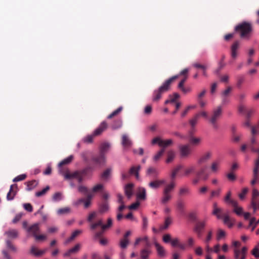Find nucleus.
<instances>
[{"label":"nucleus","instance_id":"obj_1","mask_svg":"<svg viewBox=\"0 0 259 259\" xmlns=\"http://www.w3.org/2000/svg\"><path fill=\"white\" fill-rule=\"evenodd\" d=\"M178 76V75H176L171 77L166 80L157 90L154 91L152 101L153 102L158 101L161 99L162 94L167 92L170 89L171 83L172 81L177 79Z\"/></svg>","mask_w":259,"mask_h":259},{"label":"nucleus","instance_id":"obj_2","mask_svg":"<svg viewBox=\"0 0 259 259\" xmlns=\"http://www.w3.org/2000/svg\"><path fill=\"white\" fill-rule=\"evenodd\" d=\"M234 31L239 34L241 38L248 40L252 31V25L250 23L244 21L236 25Z\"/></svg>","mask_w":259,"mask_h":259},{"label":"nucleus","instance_id":"obj_3","mask_svg":"<svg viewBox=\"0 0 259 259\" xmlns=\"http://www.w3.org/2000/svg\"><path fill=\"white\" fill-rule=\"evenodd\" d=\"M222 113V109L221 106H218L217 109H214L212 115L209 119L210 122L212 124L214 128H218L217 121L221 117Z\"/></svg>","mask_w":259,"mask_h":259},{"label":"nucleus","instance_id":"obj_4","mask_svg":"<svg viewBox=\"0 0 259 259\" xmlns=\"http://www.w3.org/2000/svg\"><path fill=\"white\" fill-rule=\"evenodd\" d=\"M151 143L152 145L158 144L160 147H162L161 149H164L165 150L166 147L173 144V141L171 139L163 140L159 137H156L152 140Z\"/></svg>","mask_w":259,"mask_h":259},{"label":"nucleus","instance_id":"obj_5","mask_svg":"<svg viewBox=\"0 0 259 259\" xmlns=\"http://www.w3.org/2000/svg\"><path fill=\"white\" fill-rule=\"evenodd\" d=\"M91 161L94 164L100 166L104 165L106 162L105 155H103L101 154L93 156L91 158Z\"/></svg>","mask_w":259,"mask_h":259},{"label":"nucleus","instance_id":"obj_6","mask_svg":"<svg viewBox=\"0 0 259 259\" xmlns=\"http://www.w3.org/2000/svg\"><path fill=\"white\" fill-rule=\"evenodd\" d=\"M206 221L205 220L198 222L196 224L194 228V231L197 234L198 237H201L202 231L206 226Z\"/></svg>","mask_w":259,"mask_h":259},{"label":"nucleus","instance_id":"obj_7","mask_svg":"<svg viewBox=\"0 0 259 259\" xmlns=\"http://www.w3.org/2000/svg\"><path fill=\"white\" fill-rule=\"evenodd\" d=\"M39 224L35 223L27 228V233L31 234L35 237L38 233H39Z\"/></svg>","mask_w":259,"mask_h":259},{"label":"nucleus","instance_id":"obj_8","mask_svg":"<svg viewBox=\"0 0 259 259\" xmlns=\"http://www.w3.org/2000/svg\"><path fill=\"white\" fill-rule=\"evenodd\" d=\"M180 156L182 158L188 157L191 154V149L189 145H182L179 147Z\"/></svg>","mask_w":259,"mask_h":259},{"label":"nucleus","instance_id":"obj_9","mask_svg":"<svg viewBox=\"0 0 259 259\" xmlns=\"http://www.w3.org/2000/svg\"><path fill=\"white\" fill-rule=\"evenodd\" d=\"M240 48V42L238 40L235 41L231 47V55L233 59L237 57V51Z\"/></svg>","mask_w":259,"mask_h":259},{"label":"nucleus","instance_id":"obj_10","mask_svg":"<svg viewBox=\"0 0 259 259\" xmlns=\"http://www.w3.org/2000/svg\"><path fill=\"white\" fill-rule=\"evenodd\" d=\"M108 126L107 123L104 121L101 122L99 127L97 128L93 132L95 136H98L100 135L103 131H104Z\"/></svg>","mask_w":259,"mask_h":259},{"label":"nucleus","instance_id":"obj_11","mask_svg":"<svg viewBox=\"0 0 259 259\" xmlns=\"http://www.w3.org/2000/svg\"><path fill=\"white\" fill-rule=\"evenodd\" d=\"M14 188H16L17 189L18 186L17 184L12 185L10 186V189L9 192L8 193L7 195V199L8 200H12L15 195H16L17 191L13 190Z\"/></svg>","mask_w":259,"mask_h":259},{"label":"nucleus","instance_id":"obj_12","mask_svg":"<svg viewBox=\"0 0 259 259\" xmlns=\"http://www.w3.org/2000/svg\"><path fill=\"white\" fill-rule=\"evenodd\" d=\"M212 153L210 151H208L202 155L198 160L197 163L201 164L207 162L211 157Z\"/></svg>","mask_w":259,"mask_h":259},{"label":"nucleus","instance_id":"obj_13","mask_svg":"<svg viewBox=\"0 0 259 259\" xmlns=\"http://www.w3.org/2000/svg\"><path fill=\"white\" fill-rule=\"evenodd\" d=\"M81 245L80 244H76L73 248H70L65 252L63 254L64 257L70 256L71 254L77 253L80 249Z\"/></svg>","mask_w":259,"mask_h":259},{"label":"nucleus","instance_id":"obj_14","mask_svg":"<svg viewBox=\"0 0 259 259\" xmlns=\"http://www.w3.org/2000/svg\"><path fill=\"white\" fill-rule=\"evenodd\" d=\"M109 209L108 201H104L99 204V211L101 213L107 212Z\"/></svg>","mask_w":259,"mask_h":259},{"label":"nucleus","instance_id":"obj_15","mask_svg":"<svg viewBox=\"0 0 259 259\" xmlns=\"http://www.w3.org/2000/svg\"><path fill=\"white\" fill-rule=\"evenodd\" d=\"M154 245L156 247L157 254L159 256L163 257L165 256V250L163 246L160 245L158 242H155Z\"/></svg>","mask_w":259,"mask_h":259},{"label":"nucleus","instance_id":"obj_16","mask_svg":"<svg viewBox=\"0 0 259 259\" xmlns=\"http://www.w3.org/2000/svg\"><path fill=\"white\" fill-rule=\"evenodd\" d=\"M134 184L132 183L127 184L124 187V193L128 198H130L133 195V188Z\"/></svg>","mask_w":259,"mask_h":259},{"label":"nucleus","instance_id":"obj_17","mask_svg":"<svg viewBox=\"0 0 259 259\" xmlns=\"http://www.w3.org/2000/svg\"><path fill=\"white\" fill-rule=\"evenodd\" d=\"M112 172V168L109 167L106 168L100 175V178L104 181L108 180L111 177Z\"/></svg>","mask_w":259,"mask_h":259},{"label":"nucleus","instance_id":"obj_18","mask_svg":"<svg viewBox=\"0 0 259 259\" xmlns=\"http://www.w3.org/2000/svg\"><path fill=\"white\" fill-rule=\"evenodd\" d=\"M121 144L124 148H129L132 146V142L126 135H123L122 136Z\"/></svg>","mask_w":259,"mask_h":259},{"label":"nucleus","instance_id":"obj_19","mask_svg":"<svg viewBox=\"0 0 259 259\" xmlns=\"http://www.w3.org/2000/svg\"><path fill=\"white\" fill-rule=\"evenodd\" d=\"M141 169L140 165L137 166H132L129 170V173L131 175H135L136 178L138 179L139 178V171Z\"/></svg>","mask_w":259,"mask_h":259},{"label":"nucleus","instance_id":"obj_20","mask_svg":"<svg viewBox=\"0 0 259 259\" xmlns=\"http://www.w3.org/2000/svg\"><path fill=\"white\" fill-rule=\"evenodd\" d=\"M231 192L230 191H229L227 192L226 196L225 197V201L226 203L231 204L233 206H236V205L237 204V202L236 200L231 199Z\"/></svg>","mask_w":259,"mask_h":259},{"label":"nucleus","instance_id":"obj_21","mask_svg":"<svg viewBox=\"0 0 259 259\" xmlns=\"http://www.w3.org/2000/svg\"><path fill=\"white\" fill-rule=\"evenodd\" d=\"M220 161L219 160H215L213 161L211 164L210 169L213 173H217L220 169Z\"/></svg>","mask_w":259,"mask_h":259},{"label":"nucleus","instance_id":"obj_22","mask_svg":"<svg viewBox=\"0 0 259 259\" xmlns=\"http://www.w3.org/2000/svg\"><path fill=\"white\" fill-rule=\"evenodd\" d=\"M110 147V144L107 143L102 144L100 147V154L105 155L109 150Z\"/></svg>","mask_w":259,"mask_h":259},{"label":"nucleus","instance_id":"obj_23","mask_svg":"<svg viewBox=\"0 0 259 259\" xmlns=\"http://www.w3.org/2000/svg\"><path fill=\"white\" fill-rule=\"evenodd\" d=\"M138 199L145 200L146 198V191L144 188L139 189V192L137 194Z\"/></svg>","mask_w":259,"mask_h":259},{"label":"nucleus","instance_id":"obj_24","mask_svg":"<svg viewBox=\"0 0 259 259\" xmlns=\"http://www.w3.org/2000/svg\"><path fill=\"white\" fill-rule=\"evenodd\" d=\"M164 183H165L164 180H156L149 183V186L152 188L157 189Z\"/></svg>","mask_w":259,"mask_h":259},{"label":"nucleus","instance_id":"obj_25","mask_svg":"<svg viewBox=\"0 0 259 259\" xmlns=\"http://www.w3.org/2000/svg\"><path fill=\"white\" fill-rule=\"evenodd\" d=\"M206 167L204 166L201 167L199 171L196 172V175L197 177H200L201 176H202L204 175V176L202 177V180L206 181L208 178V176L207 175H204V173L205 171Z\"/></svg>","mask_w":259,"mask_h":259},{"label":"nucleus","instance_id":"obj_26","mask_svg":"<svg viewBox=\"0 0 259 259\" xmlns=\"http://www.w3.org/2000/svg\"><path fill=\"white\" fill-rule=\"evenodd\" d=\"M176 184L175 182H172L169 184L167 185L163 189V192L170 194V192L174 189Z\"/></svg>","mask_w":259,"mask_h":259},{"label":"nucleus","instance_id":"obj_27","mask_svg":"<svg viewBox=\"0 0 259 259\" xmlns=\"http://www.w3.org/2000/svg\"><path fill=\"white\" fill-rule=\"evenodd\" d=\"M45 250H37V248L34 246H32L30 249V253L36 256L42 255L45 253Z\"/></svg>","mask_w":259,"mask_h":259},{"label":"nucleus","instance_id":"obj_28","mask_svg":"<svg viewBox=\"0 0 259 259\" xmlns=\"http://www.w3.org/2000/svg\"><path fill=\"white\" fill-rule=\"evenodd\" d=\"M196 169V166L194 165H191L184 170V176H188L190 174H193Z\"/></svg>","mask_w":259,"mask_h":259},{"label":"nucleus","instance_id":"obj_29","mask_svg":"<svg viewBox=\"0 0 259 259\" xmlns=\"http://www.w3.org/2000/svg\"><path fill=\"white\" fill-rule=\"evenodd\" d=\"M82 233L81 230H76L73 231L70 236V237L67 240L66 242H70L71 241L74 239L77 236L79 235Z\"/></svg>","mask_w":259,"mask_h":259},{"label":"nucleus","instance_id":"obj_30","mask_svg":"<svg viewBox=\"0 0 259 259\" xmlns=\"http://www.w3.org/2000/svg\"><path fill=\"white\" fill-rule=\"evenodd\" d=\"M26 184L27 185V190L30 191L37 186L38 183L35 180H32L26 182Z\"/></svg>","mask_w":259,"mask_h":259},{"label":"nucleus","instance_id":"obj_31","mask_svg":"<svg viewBox=\"0 0 259 259\" xmlns=\"http://www.w3.org/2000/svg\"><path fill=\"white\" fill-rule=\"evenodd\" d=\"M130 243V240L128 239L122 238L120 239L119 241V245L120 247L122 249H125L127 247V245Z\"/></svg>","mask_w":259,"mask_h":259},{"label":"nucleus","instance_id":"obj_32","mask_svg":"<svg viewBox=\"0 0 259 259\" xmlns=\"http://www.w3.org/2000/svg\"><path fill=\"white\" fill-rule=\"evenodd\" d=\"M73 159V156L72 155H70L69 156H68L66 158H65V159H63V160H62L59 163L58 166L59 167H61V166H62L63 165L68 164L70 163L72 161Z\"/></svg>","mask_w":259,"mask_h":259},{"label":"nucleus","instance_id":"obj_33","mask_svg":"<svg viewBox=\"0 0 259 259\" xmlns=\"http://www.w3.org/2000/svg\"><path fill=\"white\" fill-rule=\"evenodd\" d=\"M147 174L149 176H153L155 177L158 175V173L156 168L150 167L148 168Z\"/></svg>","mask_w":259,"mask_h":259},{"label":"nucleus","instance_id":"obj_34","mask_svg":"<svg viewBox=\"0 0 259 259\" xmlns=\"http://www.w3.org/2000/svg\"><path fill=\"white\" fill-rule=\"evenodd\" d=\"M171 198L170 194L166 193L163 192V197L161 198V203L163 204L166 203Z\"/></svg>","mask_w":259,"mask_h":259},{"label":"nucleus","instance_id":"obj_35","mask_svg":"<svg viewBox=\"0 0 259 259\" xmlns=\"http://www.w3.org/2000/svg\"><path fill=\"white\" fill-rule=\"evenodd\" d=\"M185 204L182 200H178L177 202V208L183 214L184 212Z\"/></svg>","mask_w":259,"mask_h":259},{"label":"nucleus","instance_id":"obj_36","mask_svg":"<svg viewBox=\"0 0 259 259\" xmlns=\"http://www.w3.org/2000/svg\"><path fill=\"white\" fill-rule=\"evenodd\" d=\"M150 253V251L148 249L145 248L141 251V258L142 259H147Z\"/></svg>","mask_w":259,"mask_h":259},{"label":"nucleus","instance_id":"obj_37","mask_svg":"<svg viewBox=\"0 0 259 259\" xmlns=\"http://www.w3.org/2000/svg\"><path fill=\"white\" fill-rule=\"evenodd\" d=\"M6 234L10 238H16L18 236V232L16 230H11L6 232Z\"/></svg>","mask_w":259,"mask_h":259},{"label":"nucleus","instance_id":"obj_38","mask_svg":"<svg viewBox=\"0 0 259 259\" xmlns=\"http://www.w3.org/2000/svg\"><path fill=\"white\" fill-rule=\"evenodd\" d=\"M200 117V114H196L190 120L189 122L192 127H194L197 124L198 119Z\"/></svg>","mask_w":259,"mask_h":259},{"label":"nucleus","instance_id":"obj_39","mask_svg":"<svg viewBox=\"0 0 259 259\" xmlns=\"http://www.w3.org/2000/svg\"><path fill=\"white\" fill-rule=\"evenodd\" d=\"M65 178L66 179H70L72 178H74L77 177L78 176V172L76 171L72 174L69 173V172H66L64 175Z\"/></svg>","mask_w":259,"mask_h":259},{"label":"nucleus","instance_id":"obj_40","mask_svg":"<svg viewBox=\"0 0 259 259\" xmlns=\"http://www.w3.org/2000/svg\"><path fill=\"white\" fill-rule=\"evenodd\" d=\"M190 189L187 187H183L180 189L179 195H188L190 193Z\"/></svg>","mask_w":259,"mask_h":259},{"label":"nucleus","instance_id":"obj_41","mask_svg":"<svg viewBox=\"0 0 259 259\" xmlns=\"http://www.w3.org/2000/svg\"><path fill=\"white\" fill-rule=\"evenodd\" d=\"M50 189V187L47 186L46 188H44L42 190L36 192L35 193V196L36 197H40L44 195Z\"/></svg>","mask_w":259,"mask_h":259},{"label":"nucleus","instance_id":"obj_42","mask_svg":"<svg viewBox=\"0 0 259 259\" xmlns=\"http://www.w3.org/2000/svg\"><path fill=\"white\" fill-rule=\"evenodd\" d=\"M175 156V152L172 150L169 151L167 153V158L166 162L167 163L170 162L174 159Z\"/></svg>","mask_w":259,"mask_h":259},{"label":"nucleus","instance_id":"obj_43","mask_svg":"<svg viewBox=\"0 0 259 259\" xmlns=\"http://www.w3.org/2000/svg\"><path fill=\"white\" fill-rule=\"evenodd\" d=\"M70 212V208L68 207L60 208L57 211L58 214H60V215L69 213Z\"/></svg>","mask_w":259,"mask_h":259},{"label":"nucleus","instance_id":"obj_44","mask_svg":"<svg viewBox=\"0 0 259 259\" xmlns=\"http://www.w3.org/2000/svg\"><path fill=\"white\" fill-rule=\"evenodd\" d=\"M122 126V121L121 120H117L114 121L111 127L113 130H116Z\"/></svg>","mask_w":259,"mask_h":259},{"label":"nucleus","instance_id":"obj_45","mask_svg":"<svg viewBox=\"0 0 259 259\" xmlns=\"http://www.w3.org/2000/svg\"><path fill=\"white\" fill-rule=\"evenodd\" d=\"M172 223V219L170 217H167L165 219L164 221V226L162 227V229H167L168 226L171 224Z\"/></svg>","mask_w":259,"mask_h":259},{"label":"nucleus","instance_id":"obj_46","mask_svg":"<svg viewBox=\"0 0 259 259\" xmlns=\"http://www.w3.org/2000/svg\"><path fill=\"white\" fill-rule=\"evenodd\" d=\"M183 167V166L181 165H178L176 168H175L172 172H171V177L172 179H175L176 175H177V174L178 172V171L181 169Z\"/></svg>","mask_w":259,"mask_h":259},{"label":"nucleus","instance_id":"obj_47","mask_svg":"<svg viewBox=\"0 0 259 259\" xmlns=\"http://www.w3.org/2000/svg\"><path fill=\"white\" fill-rule=\"evenodd\" d=\"M95 137L93 133L92 135H88L83 140V142L86 143H91L93 141V139Z\"/></svg>","mask_w":259,"mask_h":259},{"label":"nucleus","instance_id":"obj_48","mask_svg":"<svg viewBox=\"0 0 259 259\" xmlns=\"http://www.w3.org/2000/svg\"><path fill=\"white\" fill-rule=\"evenodd\" d=\"M102 224L103 222L102 220H99L96 223L91 224L90 226V229L92 230H94L98 226H101L102 227V226L103 225Z\"/></svg>","mask_w":259,"mask_h":259},{"label":"nucleus","instance_id":"obj_49","mask_svg":"<svg viewBox=\"0 0 259 259\" xmlns=\"http://www.w3.org/2000/svg\"><path fill=\"white\" fill-rule=\"evenodd\" d=\"M164 152V149H161L154 156L153 159L154 161H158L160 158L161 157V156L163 155V154Z\"/></svg>","mask_w":259,"mask_h":259},{"label":"nucleus","instance_id":"obj_50","mask_svg":"<svg viewBox=\"0 0 259 259\" xmlns=\"http://www.w3.org/2000/svg\"><path fill=\"white\" fill-rule=\"evenodd\" d=\"M122 109V107H118L116 110H115L112 113H111L110 114H109L107 118L108 119L112 118L113 116L117 115L120 112H121Z\"/></svg>","mask_w":259,"mask_h":259},{"label":"nucleus","instance_id":"obj_51","mask_svg":"<svg viewBox=\"0 0 259 259\" xmlns=\"http://www.w3.org/2000/svg\"><path fill=\"white\" fill-rule=\"evenodd\" d=\"M112 225V220L111 218H109L107 220V223L106 225H103L102 226V229L103 231L106 230V229L110 227Z\"/></svg>","mask_w":259,"mask_h":259},{"label":"nucleus","instance_id":"obj_52","mask_svg":"<svg viewBox=\"0 0 259 259\" xmlns=\"http://www.w3.org/2000/svg\"><path fill=\"white\" fill-rule=\"evenodd\" d=\"M226 233L224 230L222 229H219L217 233V239L218 240H220L223 237H224Z\"/></svg>","mask_w":259,"mask_h":259},{"label":"nucleus","instance_id":"obj_53","mask_svg":"<svg viewBox=\"0 0 259 259\" xmlns=\"http://www.w3.org/2000/svg\"><path fill=\"white\" fill-rule=\"evenodd\" d=\"M26 175L22 174V175H19V176H17L16 177H15L13 179V181L14 182H17L23 181V180H25L26 179Z\"/></svg>","mask_w":259,"mask_h":259},{"label":"nucleus","instance_id":"obj_54","mask_svg":"<svg viewBox=\"0 0 259 259\" xmlns=\"http://www.w3.org/2000/svg\"><path fill=\"white\" fill-rule=\"evenodd\" d=\"M178 89L181 90V91L184 93V94H187L191 92V88L190 87H185L184 85L182 87H178Z\"/></svg>","mask_w":259,"mask_h":259},{"label":"nucleus","instance_id":"obj_55","mask_svg":"<svg viewBox=\"0 0 259 259\" xmlns=\"http://www.w3.org/2000/svg\"><path fill=\"white\" fill-rule=\"evenodd\" d=\"M234 212L237 215H240L242 214L243 208L241 207H238V204L236 206H234Z\"/></svg>","mask_w":259,"mask_h":259},{"label":"nucleus","instance_id":"obj_56","mask_svg":"<svg viewBox=\"0 0 259 259\" xmlns=\"http://www.w3.org/2000/svg\"><path fill=\"white\" fill-rule=\"evenodd\" d=\"M171 236L169 234H165L163 236L162 240L165 243H168L171 241Z\"/></svg>","mask_w":259,"mask_h":259},{"label":"nucleus","instance_id":"obj_57","mask_svg":"<svg viewBox=\"0 0 259 259\" xmlns=\"http://www.w3.org/2000/svg\"><path fill=\"white\" fill-rule=\"evenodd\" d=\"M224 223L225 224H227L229 228H231L232 227V224L230 223V220L229 215H225L223 218Z\"/></svg>","mask_w":259,"mask_h":259},{"label":"nucleus","instance_id":"obj_58","mask_svg":"<svg viewBox=\"0 0 259 259\" xmlns=\"http://www.w3.org/2000/svg\"><path fill=\"white\" fill-rule=\"evenodd\" d=\"M53 199L54 201H58L62 199V193L61 192H56L53 196Z\"/></svg>","mask_w":259,"mask_h":259},{"label":"nucleus","instance_id":"obj_59","mask_svg":"<svg viewBox=\"0 0 259 259\" xmlns=\"http://www.w3.org/2000/svg\"><path fill=\"white\" fill-rule=\"evenodd\" d=\"M201 141V139L199 138L192 137L190 140V142L194 145H198Z\"/></svg>","mask_w":259,"mask_h":259},{"label":"nucleus","instance_id":"obj_60","mask_svg":"<svg viewBox=\"0 0 259 259\" xmlns=\"http://www.w3.org/2000/svg\"><path fill=\"white\" fill-rule=\"evenodd\" d=\"M93 170V167L88 166V167H87L84 168V169H83L80 171V173L81 175L85 176V175H87L89 172H90V171L92 172Z\"/></svg>","mask_w":259,"mask_h":259},{"label":"nucleus","instance_id":"obj_61","mask_svg":"<svg viewBox=\"0 0 259 259\" xmlns=\"http://www.w3.org/2000/svg\"><path fill=\"white\" fill-rule=\"evenodd\" d=\"M248 191V189L247 188H244L241 192L239 194V197L241 199H243L245 197V195Z\"/></svg>","mask_w":259,"mask_h":259},{"label":"nucleus","instance_id":"obj_62","mask_svg":"<svg viewBox=\"0 0 259 259\" xmlns=\"http://www.w3.org/2000/svg\"><path fill=\"white\" fill-rule=\"evenodd\" d=\"M180 98V95L177 93H175L172 95H169L171 102L175 103L177 99Z\"/></svg>","mask_w":259,"mask_h":259},{"label":"nucleus","instance_id":"obj_63","mask_svg":"<svg viewBox=\"0 0 259 259\" xmlns=\"http://www.w3.org/2000/svg\"><path fill=\"white\" fill-rule=\"evenodd\" d=\"M23 207L26 210L29 212H31L33 211V207L30 203L23 204Z\"/></svg>","mask_w":259,"mask_h":259},{"label":"nucleus","instance_id":"obj_64","mask_svg":"<svg viewBox=\"0 0 259 259\" xmlns=\"http://www.w3.org/2000/svg\"><path fill=\"white\" fill-rule=\"evenodd\" d=\"M103 188V185L102 184H97L92 188V191L93 192H97L101 190Z\"/></svg>","mask_w":259,"mask_h":259}]
</instances>
